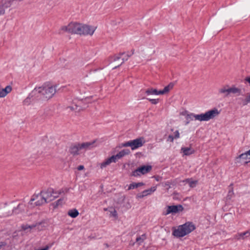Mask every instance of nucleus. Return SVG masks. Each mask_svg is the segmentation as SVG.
Wrapping results in <instances>:
<instances>
[{"mask_svg":"<svg viewBox=\"0 0 250 250\" xmlns=\"http://www.w3.org/2000/svg\"><path fill=\"white\" fill-rule=\"evenodd\" d=\"M219 114L220 111L218 109L215 108L200 114L188 113L187 111L181 113V114L184 116L185 117L186 120V124H188L190 122L194 120L200 122L208 121L209 120L213 119L215 117H217Z\"/></svg>","mask_w":250,"mask_h":250,"instance_id":"1","label":"nucleus"},{"mask_svg":"<svg viewBox=\"0 0 250 250\" xmlns=\"http://www.w3.org/2000/svg\"><path fill=\"white\" fill-rule=\"evenodd\" d=\"M58 197L57 193L52 188H48L46 190L42 191L39 194L34 195L31 199L37 206H41L43 204L53 201Z\"/></svg>","mask_w":250,"mask_h":250,"instance_id":"2","label":"nucleus"},{"mask_svg":"<svg viewBox=\"0 0 250 250\" xmlns=\"http://www.w3.org/2000/svg\"><path fill=\"white\" fill-rule=\"evenodd\" d=\"M35 91L40 94L43 99L48 100L52 98L56 93V87L50 83H46L41 87L35 88Z\"/></svg>","mask_w":250,"mask_h":250,"instance_id":"3","label":"nucleus"},{"mask_svg":"<svg viewBox=\"0 0 250 250\" xmlns=\"http://www.w3.org/2000/svg\"><path fill=\"white\" fill-rule=\"evenodd\" d=\"M195 229V226L191 222H187L183 225L179 226L174 230L173 235L176 237H182L189 234Z\"/></svg>","mask_w":250,"mask_h":250,"instance_id":"4","label":"nucleus"},{"mask_svg":"<svg viewBox=\"0 0 250 250\" xmlns=\"http://www.w3.org/2000/svg\"><path fill=\"white\" fill-rule=\"evenodd\" d=\"M81 24L77 22H70L67 26H63L60 29L59 33L68 32L71 34H79Z\"/></svg>","mask_w":250,"mask_h":250,"instance_id":"5","label":"nucleus"},{"mask_svg":"<svg viewBox=\"0 0 250 250\" xmlns=\"http://www.w3.org/2000/svg\"><path fill=\"white\" fill-rule=\"evenodd\" d=\"M145 143V140L144 138L140 137L133 140H130L122 144L123 147L130 146L131 149L135 150L142 146Z\"/></svg>","mask_w":250,"mask_h":250,"instance_id":"6","label":"nucleus"},{"mask_svg":"<svg viewBox=\"0 0 250 250\" xmlns=\"http://www.w3.org/2000/svg\"><path fill=\"white\" fill-rule=\"evenodd\" d=\"M152 166L149 165L142 166L132 172V176L134 177L140 176L149 173L152 170Z\"/></svg>","mask_w":250,"mask_h":250,"instance_id":"7","label":"nucleus"},{"mask_svg":"<svg viewBox=\"0 0 250 250\" xmlns=\"http://www.w3.org/2000/svg\"><path fill=\"white\" fill-rule=\"evenodd\" d=\"M171 88H172V85L169 83L163 90L159 91L152 88H148L146 91V93L147 95H164L168 93Z\"/></svg>","mask_w":250,"mask_h":250,"instance_id":"8","label":"nucleus"},{"mask_svg":"<svg viewBox=\"0 0 250 250\" xmlns=\"http://www.w3.org/2000/svg\"><path fill=\"white\" fill-rule=\"evenodd\" d=\"M96 27L91 26L86 24H81V31H80V35H92L96 30Z\"/></svg>","mask_w":250,"mask_h":250,"instance_id":"9","label":"nucleus"},{"mask_svg":"<svg viewBox=\"0 0 250 250\" xmlns=\"http://www.w3.org/2000/svg\"><path fill=\"white\" fill-rule=\"evenodd\" d=\"M238 158L240 159V162L244 164L250 162V149L240 155Z\"/></svg>","mask_w":250,"mask_h":250,"instance_id":"10","label":"nucleus"},{"mask_svg":"<svg viewBox=\"0 0 250 250\" xmlns=\"http://www.w3.org/2000/svg\"><path fill=\"white\" fill-rule=\"evenodd\" d=\"M79 144L72 145L69 148V152L73 155H77L80 154L81 151Z\"/></svg>","mask_w":250,"mask_h":250,"instance_id":"11","label":"nucleus"},{"mask_svg":"<svg viewBox=\"0 0 250 250\" xmlns=\"http://www.w3.org/2000/svg\"><path fill=\"white\" fill-rule=\"evenodd\" d=\"M156 189V187H151L150 188L144 190L141 193L138 194L137 197L139 198H142L145 196L151 194Z\"/></svg>","mask_w":250,"mask_h":250,"instance_id":"12","label":"nucleus"},{"mask_svg":"<svg viewBox=\"0 0 250 250\" xmlns=\"http://www.w3.org/2000/svg\"><path fill=\"white\" fill-rule=\"evenodd\" d=\"M181 152L183 153V156H188L191 155L195 152V150L191 146L189 147H183L181 148Z\"/></svg>","mask_w":250,"mask_h":250,"instance_id":"13","label":"nucleus"},{"mask_svg":"<svg viewBox=\"0 0 250 250\" xmlns=\"http://www.w3.org/2000/svg\"><path fill=\"white\" fill-rule=\"evenodd\" d=\"M95 141L92 142H85L82 144H79L80 150H86L88 149H90L93 147V145L95 143Z\"/></svg>","mask_w":250,"mask_h":250,"instance_id":"14","label":"nucleus"},{"mask_svg":"<svg viewBox=\"0 0 250 250\" xmlns=\"http://www.w3.org/2000/svg\"><path fill=\"white\" fill-rule=\"evenodd\" d=\"M250 235V230H247L246 231L237 233L235 236V238L238 240H244L246 238L249 237Z\"/></svg>","mask_w":250,"mask_h":250,"instance_id":"15","label":"nucleus"},{"mask_svg":"<svg viewBox=\"0 0 250 250\" xmlns=\"http://www.w3.org/2000/svg\"><path fill=\"white\" fill-rule=\"evenodd\" d=\"M12 90V87L10 85L7 86L5 88L0 89V97H4Z\"/></svg>","mask_w":250,"mask_h":250,"instance_id":"16","label":"nucleus"},{"mask_svg":"<svg viewBox=\"0 0 250 250\" xmlns=\"http://www.w3.org/2000/svg\"><path fill=\"white\" fill-rule=\"evenodd\" d=\"M130 151L128 149H123L117 153L116 155L118 159H121L123 157L128 155Z\"/></svg>","mask_w":250,"mask_h":250,"instance_id":"17","label":"nucleus"},{"mask_svg":"<svg viewBox=\"0 0 250 250\" xmlns=\"http://www.w3.org/2000/svg\"><path fill=\"white\" fill-rule=\"evenodd\" d=\"M183 210L184 208L181 205H173V214L180 213Z\"/></svg>","mask_w":250,"mask_h":250,"instance_id":"18","label":"nucleus"},{"mask_svg":"<svg viewBox=\"0 0 250 250\" xmlns=\"http://www.w3.org/2000/svg\"><path fill=\"white\" fill-rule=\"evenodd\" d=\"M219 93L224 94L226 96H228L229 95V85H226L220 88Z\"/></svg>","mask_w":250,"mask_h":250,"instance_id":"19","label":"nucleus"},{"mask_svg":"<svg viewBox=\"0 0 250 250\" xmlns=\"http://www.w3.org/2000/svg\"><path fill=\"white\" fill-rule=\"evenodd\" d=\"M68 215L72 218H76L79 215V212L76 209L69 210Z\"/></svg>","mask_w":250,"mask_h":250,"instance_id":"20","label":"nucleus"},{"mask_svg":"<svg viewBox=\"0 0 250 250\" xmlns=\"http://www.w3.org/2000/svg\"><path fill=\"white\" fill-rule=\"evenodd\" d=\"M186 182L189 185V186L191 188L195 187L198 183V181L193 180L191 179H188L186 180Z\"/></svg>","mask_w":250,"mask_h":250,"instance_id":"21","label":"nucleus"},{"mask_svg":"<svg viewBox=\"0 0 250 250\" xmlns=\"http://www.w3.org/2000/svg\"><path fill=\"white\" fill-rule=\"evenodd\" d=\"M240 91H241L240 89L237 87H229V95L230 93L235 94V93H240Z\"/></svg>","mask_w":250,"mask_h":250,"instance_id":"22","label":"nucleus"},{"mask_svg":"<svg viewBox=\"0 0 250 250\" xmlns=\"http://www.w3.org/2000/svg\"><path fill=\"white\" fill-rule=\"evenodd\" d=\"M124 53H120L118 55H115L110 57L111 61H116L121 58V56L124 55Z\"/></svg>","mask_w":250,"mask_h":250,"instance_id":"23","label":"nucleus"},{"mask_svg":"<svg viewBox=\"0 0 250 250\" xmlns=\"http://www.w3.org/2000/svg\"><path fill=\"white\" fill-rule=\"evenodd\" d=\"M134 49H132L131 50V53L130 54L127 55V58L125 59L124 58H123L122 62L119 64H118L117 66H115L113 68H114V69L116 68L117 67L120 66L122 63H124L125 61H126L130 56H131L132 55H133L134 54Z\"/></svg>","mask_w":250,"mask_h":250,"instance_id":"24","label":"nucleus"},{"mask_svg":"<svg viewBox=\"0 0 250 250\" xmlns=\"http://www.w3.org/2000/svg\"><path fill=\"white\" fill-rule=\"evenodd\" d=\"M146 239V234H143L141 236H139L137 237L136 239V242H138V243L140 244L142 243L144 240Z\"/></svg>","mask_w":250,"mask_h":250,"instance_id":"25","label":"nucleus"},{"mask_svg":"<svg viewBox=\"0 0 250 250\" xmlns=\"http://www.w3.org/2000/svg\"><path fill=\"white\" fill-rule=\"evenodd\" d=\"M110 164V163H109V161H108V160L106 159L104 162L100 164V167L102 169Z\"/></svg>","mask_w":250,"mask_h":250,"instance_id":"26","label":"nucleus"},{"mask_svg":"<svg viewBox=\"0 0 250 250\" xmlns=\"http://www.w3.org/2000/svg\"><path fill=\"white\" fill-rule=\"evenodd\" d=\"M110 164V163H109V161H108V160L106 159L104 162L100 164V167L102 169Z\"/></svg>","mask_w":250,"mask_h":250,"instance_id":"27","label":"nucleus"},{"mask_svg":"<svg viewBox=\"0 0 250 250\" xmlns=\"http://www.w3.org/2000/svg\"><path fill=\"white\" fill-rule=\"evenodd\" d=\"M107 159L110 164L111 163H116L117 160H118L116 155H113L111 157L108 158Z\"/></svg>","mask_w":250,"mask_h":250,"instance_id":"28","label":"nucleus"},{"mask_svg":"<svg viewBox=\"0 0 250 250\" xmlns=\"http://www.w3.org/2000/svg\"><path fill=\"white\" fill-rule=\"evenodd\" d=\"M107 159L110 164L111 163H116L117 160H118L116 155H113L111 157L108 158Z\"/></svg>","mask_w":250,"mask_h":250,"instance_id":"29","label":"nucleus"},{"mask_svg":"<svg viewBox=\"0 0 250 250\" xmlns=\"http://www.w3.org/2000/svg\"><path fill=\"white\" fill-rule=\"evenodd\" d=\"M172 212V206H168L167 207L166 211H164L163 214L165 215H167Z\"/></svg>","mask_w":250,"mask_h":250,"instance_id":"30","label":"nucleus"},{"mask_svg":"<svg viewBox=\"0 0 250 250\" xmlns=\"http://www.w3.org/2000/svg\"><path fill=\"white\" fill-rule=\"evenodd\" d=\"M36 225H33L32 226H29V225H23L21 226V229L23 230H25L28 229H33V228L36 227Z\"/></svg>","mask_w":250,"mask_h":250,"instance_id":"31","label":"nucleus"},{"mask_svg":"<svg viewBox=\"0 0 250 250\" xmlns=\"http://www.w3.org/2000/svg\"><path fill=\"white\" fill-rule=\"evenodd\" d=\"M248 103H250V94L243 101V104L244 105L247 104Z\"/></svg>","mask_w":250,"mask_h":250,"instance_id":"32","label":"nucleus"},{"mask_svg":"<svg viewBox=\"0 0 250 250\" xmlns=\"http://www.w3.org/2000/svg\"><path fill=\"white\" fill-rule=\"evenodd\" d=\"M135 188H137L136 183H132V184L129 185L128 190L132 189Z\"/></svg>","mask_w":250,"mask_h":250,"instance_id":"33","label":"nucleus"},{"mask_svg":"<svg viewBox=\"0 0 250 250\" xmlns=\"http://www.w3.org/2000/svg\"><path fill=\"white\" fill-rule=\"evenodd\" d=\"M152 104H156L158 103V99H147Z\"/></svg>","mask_w":250,"mask_h":250,"instance_id":"34","label":"nucleus"},{"mask_svg":"<svg viewBox=\"0 0 250 250\" xmlns=\"http://www.w3.org/2000/svg\"><path fill=\"white\" fill-rule=\"evenodd\" d=\"M179 137H180V134H179V132L178 131H176L174 132V137H173V139L174 138H175V139L179 138Z\"/></svg>","mask_w":250,"mask_h":250,"instance_id":"35","label":"nucleus"},{"mask_svg":"<svg viewBox=\"0 0 250 250\" xmlns=\"http://www.w3.org/2000/svg\"><path fill=\"white\" fill-rule=\"evenodd\" d=\"M6 245V243L4 242H0V249L3 247H5Z\"/></svg>","mask_w":250,"mask_h":250,"instance_id":"36","label":"nucleus"},{"mask_svg":"<svg viewBox=\"0 0 250 250\" xmlns=\"http://www.w3.org/2000/svg\"><path fill=\"white\" fill-rule=\"evenodd\" d=\"M4 13V9L2 7H0V15H3Z\"/></svg>","mask_w":250,"mask_h":250,"instance_id":"37","label":"nucleus"},{"mask_svg":"<svg viewBox=\"0 0 250 250\" xmlns=\"http://www.w3.org/2000/svg\"><path fill=\"white\" fill-rule=\"evenodd\" d=\"M136 185L137 186V188H138L139 187L144 186V184L142 182H140V183H136Z\"/></svg>","mask_w":250,"mask_h":250,"instance_id":"38","label":"nucleus"},{"mask_svg":"<svg viewBox=\"0 0 250 250\" xmlns=\"http://www.w3.org/2000/svg\"><path fill=\"white\" fill-rule=\"evenodd\" d=\"M84 168V167L82 165H81V166H79L78 167V169L79 170H83V169Z\"/></svg>","mask_w":250,"mask_h":250,"instance_id":"39","label":"nucleus"},{"mask_svg":"<svg viewBox=\"0 0 250 250\" xmlns=\"http://www.w3.org/2000/svg\"><path fill=\"white\" fill-rule=\"evenodd\" d=\"M117 212L115 210H114L113 212L112 213V215L113 216L116 217L117 216Z\"/></svg>","mask_w":250,"mask_h":250,"instance_id":"40","label":"nucleus"},{"mask_svg":"<svg viewBox=\"0 0 250 250\" xmlns=\"http://www.w3.org/2000/svg\"><path fill=\"white\" fill-rule=\"evenodd\" d=\"M229 194L230 195H232L233 194V191H229Z\"/></svg>","mask_w":250,"mask_h":250,"instance_id":"41","label":"nucleus"},{"mask_svg":"<svg viewBox=\"0 0 250 250\" xmlns=\"http://www.w3.org/2000/svg\"><path fill=\"white\" fill-rule=\"evenodd\" d=\"M168 137H169V139H172V136L171 135H169Z\"/></svg>","mask_w":250,"mask_h":250,"instance_id":"42","label":"nucleus"}]
</instances>
